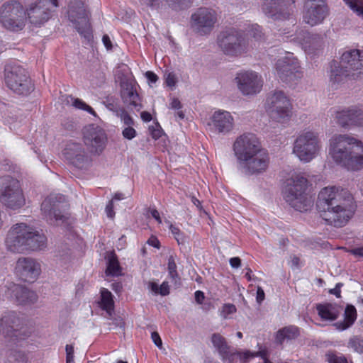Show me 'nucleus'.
<instances>
[{
  "mask_svg": "<svg viewBox=\"0 0 363 363\" xmlns=\"http://www.w3.org/2000/svg\"><path fill=\"white\" fill-rule=\"evenodd\" d=\"M317 206L323 220L335 228L345 226L353 218L357 207L353 195L340 186L321 189Z\"/></svg>",
  "mask_w": 363,
  "mask_h": 363,
  "instance_id": "f257e3e1",
  "label": "nucleus"
},
{
  "mask_svg": "<svg viewBox=\"0 0 363 363\" xmlns=\"http://www.w3.org/2000/svg\"><path fill=\"white\" fill-rule=\"evenodd\" d=\"M238 169L245 176H258L266 172L270 164L267 150L252 133L239 136L233 144Z\"/></svg>",
  "mask_w": 363,
  "mask_h": 363,
  "instance_id": "f03ea898",
  "label": "nucleus"
},
{
  "mask_svg": "<svg viewBox=\"0 0 363 363\" xmlns=\"http://www.w3.org/2000/svg\"><path fill=\"white\" fill-rule=\"evenodd\" d=\"M329 154L337 164L350 171L363 169V142L347 134L330 139Z\"/></svg>",
  "mask_w": 363,
  "mask_h": 363,
  "instance_id": "7ed1b4c3",
  "label": "nucleus"
},
{
  "mask_svg": "<svg viewBox=\"0 0 363 363\" xmlns=\"http://www.w3.org/2000/svg\"><path fill=\"white\" fill-rule=\"evenodd\" d=\"M45 235L26 223H17L11 227L6 239V245L13 252L40 250L45 248Z\"/></svg>",
  "mask_w": 363,
  "mask_h": 363,
  "instance_id": "20e7f679",
  "label": "nucleus"
},
{
  "mask_svg": "<svg viewBox=\"0 0 363 363\" xmlns=\"http://www.w3.org/2000/svg\"><path fill=\"white\" fill-rule=\"evenodd\" d=\"M308 181L301 174H294L288 178L283 188V196L286 203L299 211H306L312 206L311 196L307 192Z\"/></svg>",
  "mask_w": 363,
  "mask_h": 363,
  "instance_id": "39448f33",
  "label": "nucleus"
},
{
  "mask_svg": "<svg viewBox=\"0 0 363 363\" xmlns=\"http://www.w3.org/2000/svg\"><path fill=\"white\" fill-rule=\"evenodd\" d=\"M342 67H335L331 69L330 82L339 83L343 76L354 80L363 78V51L357 49L345 52L341 57Z\"/></svg>",
  "mask_w": 363,
  "mask_h": 363,
  "instance_id": "423d86ee",
  "label": "nucleus"
},
{
  "mask_svg": "<svg viewBox=\"0 0 363 363\" xmlns=\"http://www.w3.org/2000/svg\"><path fill=\"white\" fill-rule=\"evenodd\" d=\"M321 149V141L318 133L307 130L301 133L295 139L293 153L298 160L308 163L315 159Z\"/></svg>",
  "mask_w": 363,
  "mask_h": 363,
  "instance_id": "0eeeda50",
  "label": "nucleus"
},
{
  "mask_svg": "<svg viewBox=\"0 0 363 363\" xmlns=\"http://www.w3.org/2000/svg\"><path fill=\"white\" fill-rule=\"evenodd\" d=\"M65 197L62 194H50L43 201L41 211L46 220L51 225H62L68 223L69 214Z\"/></svg>",
  "mask_w": 363,
  "mask_h": 363,
  "instance_id": "6e6552de",
  "label": "nucleus"
},
{
  "mask_svg": "<svg viewBox=\"0 0 363 363\" xmlns=\"http://www.w3.org/2000/svg\"><path fill=\"white\" fill-rule=\"evenodd\" d=\"M0 202L6 208L16 210L26 204L19 182L9 176L0 178Z\"/></svg>",
  "mask_w": 363,
  "mask_h": 363,
  "instance_id": "1a4fd4ad",
  "label": "nucleus"
},
{
  "mask_svg": "<svg viewBox=\"0 0 363 363\" xmlns=\"http://www.w3.org/2000/svg\"><path fill=\"white\" fill-rule=\"evenodd\" d=\"M265 109L272 120L280 123L289 121L292 114L291 101L282 91H274L267 97Z\"/></svg>",
  "mask_w": 363,
  "mask_h": 363,
  "instance_id": "9d476101",
  "label": "nucleus"
},
{
  "mask_svg": "<svg viewBox=\"0 0 363 363\" xmlns=\"http://www.w3.org/2000/svg\"><path fill=\"white\" fill-rule=\"evenodd\" d=\"M4 79L7 86L20 95H27L33 86L26 70L17 64H9L5 67Z\"/></svg>",
  "mask_w": 363,
  "mask_h": 363,
  "instance_id": "9b49d317",
  "label": "nucleus"
},
{
  "mask_svg": "<svg viewBox=\"0 0 363 363\" xmlns=\"http://www.w3.org/2000/svg\"><path fill=\"white\" fill-rule=\"evenodd\" d=\"M25 15L23 6L16 1L5 2L0 8V22L10 30H18L23 28Z\"/></svg>",
  "mask_w": 363,
  "mask_h": 363,
  "instance_id": "f8f14e48",
  "label": "nucleus"
},
{
  "mask_svg": "<svg viewBox=\"0 0 363 363\" xmlns=\"http://www.w3.org/2000/svg\"><path fill=\"white\" fill-rule=\"evenodd\" d=\"M67 14L69 19L74 24L78 33L89 40L91 35V25L84 1L72 0L68 6Z\"/></svg>",
  "mask_w": 363,
  "mask_h": 363,
  "instance_id": "ddd939ff",
  "label": "nucleus"
},
{
  "mask_svg": "<svg viewBox=\"0 0 363 363\" xmlns=\"http://www.w3.org/2000/svg\"><path fill=\"white\" fill-rule=\"evenodd\" d=\"M58 6V0H38L30 5L26 14L30 23L41 26L52 16L53 9Z\"/></svg>",
  "mask_w": 363,
  "mask_h": 363,
  "instance_id": "4468645a",
  "label": "nucleus"
},
{
  "mask_svg": "<svg viewBox=\"0 0 363 363\" xmlns=\"http://www.w3.org/2000/svg\"><path fill=\"white\" fill-rule=\"evenodd\" d=\"M218 43L227 55H238L245 50V43L242 33L234 28L227 29L220 33Z\"/></svg>",
  "mask_w": 363,
  "mask_h": 363,
  "instance_id": "2eb2a0df",
  "label": "nucleus"
},
{
  "mask_svg": "<svg viewBox=\"0 0 363 363\" xmlns=\"http://www.w3.org/2000/svg\"><path fill=\"white\" fill-rule=\"evenodd\" d=\"M235 82L238 90L245 96L259 94L263 86L262 76L255 71H242L237 74Z\"/></svg>",
  "mask_w": 363,
  "mask_h": 363,
  "instance_id": "dca6fc26",
  "label": "nucleus"
},
{
  "mask_svg": "<svg viewBox=\"0 0 363 363\" xmlns=\"http://www.w3.org/2000/svg\"><path fill=\"white\" fill-rule=\"evenodd\" d=\"M191 27L201 35L210 33L217 23L216 11L208 8H199L191 15Z\"/></svg>",
  "mask_w": 363,
  "mask_h": 363,
  "instance_id": "f3484780",
  "label": "nucleus"
},
{
  "mask_svg": "<svg viewBox=\"0 0 363 363\" xmlns=\"http://www.w3.org/2000/svg\"><path fill=\"white\" fill-rule=\"evenodd\" d=\"M83 140L89 152L99 155L104 150L106 143V135L99 126L89 125L83 128Z\"/></svg>",
  "mask_w": 363,
  "mask_h": 363,
  "instance_id": "a211bd4d",
  "label": "nucleus"
},
{
  "mask_svg": "<svg viewBox=\"0 0 363 363\" xmlns=\"http://www.w3.org/2000/svg\"><path fill=\"white\" fill-rule=\"evenodd\" d=\"M299 63L296 58L288 55L279 59L276 63V71L281 80L285 82H292L300 78Z\"/></svg>",
  "mask_w": 363,
  "mask_h": 363,
  "instance_id": "6ab92c4d",
  "label": "nucleus"
},
{
  "mask_svg": "<svg viewBox=\"0 0 363 363\" xmlns=\"http://www.w3.org/2000/svg\"><path fill=\"white\" fill-rule=\"evenodd\" d=\"M303 21L313 26L320 23L328 14V6L325 0H306Z\"/></svg>",
  "mask_w": 363,
  "mask_h": 363,
  "instance_id": "aec40b11",
  "label": "nucleus"
},
{
  "mask_svg": "<svg viewBox=\"0 0 363 363\" xmlns=\"http://www.w3.org/2000/svg\"><path fill=\"white\" fill-rule=\"evenodd\" d=\"M262 11L264 14L274 20H284L289 17L292 12V4L296 0H263Z\"/></svg>",
  "mask_w": 363,
  "mask_h": 363,
  "instance_id": "412c9836",
  "label": "nucleus"
},
{
  "mask_svg": "<svg viewBox=\"0 0 363 363\" xmlns=\"http://www.w3.org/2000/svg\"><path fill=\"white\" fill-rule=\"evenodd\" d=\"M15 272L20 279L25 281H35L41 272L40 264L30 257H21L16 264Z\"/></svg>",
  "mask_w": 363,
  "mask_h": 363,
  "instance_id": "4be33fe9",
  "label": "nucleus"
},
{
  "mask_svg": "<svg viewBox=\"0 0 363 363\" xmlns=\"http://www.w3.org/2000/svg\"><path fill=\"white\" fill-rule=\"evenodd\" d=\"M26 325L23 318L16 312L5 313L0 320V335L4 337L16 336V333L22 330Z\"/></svg>",
  "mask_w": 363,
  "mask_h": 363,
  "instance_id": "5701e85b",
  "label": "nucleus"
},
{
  "mask_svg": "<svg viewBox=\"0 0 363 363\" xmlns=\"http://www.w3.org/2000/svg\"><path fill=\"white\" fill-rule=\"evenodd\" d=\"M63 154L66 159L77 168H86L90 164L91 159L79 143H68Z\"/></svg>",
  "mask_w": 363,
  "mask_h": 363,
  "instance_id": "b1692460",
  "label": "nucleus"
},
{
  "mask_svg": "<svg viewBox=\"0 0 363 363\" xmlns=\"http://www.w3.org/2000/svg\"><path fill=\"white\" fill-rule=\"evenodd\" d=\"M335 120L343 128L363 126V111L357 107L339 110L335 113Z\"/></svg>",
  "mask_w": 363,
  "mask_h": 363,
  "instance_id": "393cba45",
  "label": "nucleus"
},
{
  "mask_svg": "<svg viewBox=\"0 0 363 363\" xmlns=\"http://www.w3.org/2000/svg\"><path fill=\"white\" fill-rule=\"evenodd\" d=\"M6 296L21 305L33 303L38 298L34 291L16 284H11L9 285L6 291Z\"/></svg>",
  "mask_w": 363,
  "mask_h": 363,
  "instance_id": "a878e982",
  "label": "nucleus"
},
{
  "mask_svg": "<svg viewBox=\"0 0 363 363\" xmlns=\"http://www.w3.org/2000/svg\"><path fill=\"white\" fill-rule=\"evenodd\" d=\"M213 126L219 133L226 134L234 127V118L231 113L223 110H218L211 116Z\"/></svg>",
  "mask_w": 363,
  "mask_h": 363,
  "instance_id": "bb28decb",
  "label": "nucleus"
},
{
  "mask_svg": "<svg viewBox=\"0 0 363 363\" xmlns=\"http://www.w3.org/2000/svg\"><path fill=\"white\" fill-rule=\"evenodd\" d=\"M121 96L124 103L135 108L141 107L140 99L137 92L134 80H123L121 82Z\"/></svg>",
  "mask_w": 363,
  "mask_h": 363,
  "instance_id": "cd10ccee",
  "label": "nucleus"
},
{
  "mask_svg": "<svg viewBox=\"0 0 363 363\" xmlns=\"http://www.w3.org/2000/svg\"><path fill=\"white\" fill-rule=\"evenodd\" d=\"M316 309L320 318L328 321L336 320L342 311L340 306L333 303L318 304Z\"/></svg>",
  "mask_w": 363,
  "mask_h": 363,
  "instance_id": "c85d7f7f",
  "label": "nucleus"
},
{
  "mask_svg": "<svg viewBox=\"0 0 363 363\" xmlns=\"http://www.w3.org/2000/svg\"><path fill=\"white\" fill-rule=\"evenodd\" d=\"M357 317V313L355 307L352 305H347L344 313V320L336 322L334 326L339 331L345 330L354 323Z\"/></svg>",
  "mask_w": 363,
  "mask_h": 363,
  "instance_id": "c756f323",
  "label": "nucleus"
},
{
  "mask_svg": "<svg viewBox=\"0 0 363 363\" xmlns=\"http://www.w3.org/2000/svg\"><path fill=\"white\" fill-rule=\"evenodd\" d=\"M300 335V330L295 325H289L279 329L275 335L277 343L282 345L285 341L296 339Z\"/></svg>",
  "mask_w": 363,
  "mask_h": 363,
  "instance_id": "7c9ffc66",
  "label": "nucleus"
},
{
  "mask_svg": "<svg viewBox=\"0 0 363 363\" xmlns=\"http://www.w3.org/2000/svg\"><path fill=\"white\" fill-rule=\"evenodd\" d=\"M300 42L306 50H311L320 45L321 38L316 34L303 32L302 37L300 38Z\"/></svg>",
  "mask_w": 363,
  "mask_h": 363,
  "instance_id": "2f4dec72",
  "label": "nucleus"
},
{
  "mask_svg": "<svg viewBox=\"0 0 363 363\" xmlns=\"http://www.w3.org/2000/svg\"><path fill=\"white\" fill-rule=\"evenodd\" d=\"M113 296L112 294L105 288L101 289V301L99 302L100 307L111 315L114 308Z\"/></svg>",
  "mask_w": 363,
  "mask_h": 363,
  "instance_id": "473e14b6",
  "label": "nucleus"
},
{
  "mask_svg": "<svg viewBox=\"0 0 363 363\" xmlns=\"http://www.w3.org/2000/svg\"><path fill=\"white\" fill-rule=\"evenodd\" d=\"M106 274L112 277H118L121 274V267L115 254H111L108 257Z\"/></svg>",
  "mask_w": 363,
  "mask_h": 363,
  "instance_id": "72a5a7b5",
  "label": "nucleus"
},
{
  "mask_svg": "<svg viewBox=\"0 0 363 363\" xmlns=\"http://www.w3.org/2000/svg\"><path fill=\"white\" fill-rule=\"evenodd\" d=\"M67 102L68 104H71V105L74 106L75 108L84 110L94 116H96V112L91 106H89L85 102H84L82 100L78 98H74L72 96H68L67 97Z\"/></svg>",
  "mask_w": 363,
  "mask_h": 363,
  "instance_id": "f704fd0d",
  "label": "nucleus"
},
{
  "mask_svg": "<svg viewBox=\"0 0 363 363\" xmlns=\"http://www.w3.org/2000/svg\"><path fill=\"white\" fill-rule=\"evenodd\" d=\"M211 341L213 346L218 349L221 354H227L228 347L225 338L222 335L218 333L213 334L211 337Z\"/></svg>",
  "mask_w": 363,
  "mask_h": 363,
  "instance_id": "c9c22d12",
  "label": "nucleus"
},
{
  "mask_svg": "<svg viewBox=\"0 0 363 363\" xmlns=\"http://www.w3.org/2000/svg\"><path fill=\"white\" fill-rule=\"evenodd\" d=\"M347 347L356 352L363 353V338L357 335L352 337L348 341Z\"/></svg>",
  "mask_w": 363,
  "mask_h": 363,
  "instance_id": "e433bc0d",
  "label": "nucleus"
},
{
  "mask_svg": "<svg viewBox=\"0 0 363 363\" xmlns=\"http://www.w3.org/2000/svg\"><path fill=\"white\" fill-rule=\"evenodd\" d=\"M169 8L174 11H179L188 7L189 0H165Z\"/></svg>",
  "mask_w": 363,
  "mask_h": 363,
  "instance_id": "4c0bfd02",
  "label": "nucleus"
},
{
  "mask_svg": "<svg viewBox=\"0 0 363 363\" xmlns=\"http://www.w3.org/2000/svg\"><path fill=\"white\" fill-rule=\"evenodd\" d=\"M116 116L121 118L124 125L131 126L134 124L133 119L124 108L116 109Z\"/></svg>",
  "mask_w": 363,
  "mask_h": 363,
  "instance_id": "58836bf2",
  "label": "nucleus"
},
{
  "mask_svg": "<svg viewBox=\"0 0 363 363\" xmlns=\"http://www.w3.org/2000/svg\"><path fill=\"white\" fill-rule=\"evenodd\" d=\"M168 272L169 276L172 280H177L179 279V275L177 272V264L175 263L174 259L172 256H170L168 259Z\"/></svg>",
  "mask_w": 363,
  "mask_h": 363,
  "instance_id": "ea45409f",
  "label": "nucleus"
},
{
  "mask_svg": "<svg viewBox=\"0 0 363 363\" xmlns=\"http://www.w3.org/2000/svg\"><path fill=\"white\" fill-rule=\"evenodd\" d=\"M143 1L147 6L155 10L162 9L167 6L165 0H143Z\"/></svg>",
  "mask_w": 363,
  "mask_h": 363,
  "instance_id": "a19ab883",
  "label": "nucleus"
},
{
  "mask_svg": "<svg viewBox=\"0 0 363 363\" xmlns=\"http://www.w3.org/2000/svg\"><path fill=\"white\" fill-rule=\"evenodd\" d=\"M344 1L358 16L363 18V6L359 4V1L357 0H344Z\"/></svg>",
  "mask_w": 363,
  "mask_h": 363,
  "instance_id": "79ce46f5",
  "label": "nucleus"
},
{
  "mask_svg": "<svg viewBox=\"0 0 363 363\" xmlns=\"http://www.w3.org/2000/svg\"><path fill=\"white\" fill-rule=\"evenodd\" d=\"M236 312V307L233 304H225L220 313L221 316L226 319L228 316Z\"/></svg>",
  "mask_w": 363,
  "mask_h": 363,
  "instance_id": "37998d69",
  "label": "nucleus"
},
{
  "mask_svg": "<svg viewBox=\"0 0 363 363\" xmlns=\"http://www.w3.org/2000/svg\"><path fill=\"white\" fill-rule=\"evenodd\" d=\"M326 357L329 363H347V359L343 356H337L333 353H328Z\"/></svg>",
  "mask_w": 363,
  "mask_h": 363,
  "instance_id": "c03bdc74",
  "label": "nucleus"
},
{
  "mask_svg": "<svg viewBox=\"0 0 363 363\" xmlns=\"http://www.w3.org/2000/svg\"><path fill=\"white\" fill-rule=\"evenodd\" d=\"M164 77L167 85L171 88L174 87L177 82L176 75L172 72H168L165 73Z\"/></svg>",
  "mask_w": 363,
  "mask_h": 363,
  "instance_id": "a18cd8bd",
  "label": "nucleus"
},
{
  "mask_svg": "<svg viewBox=\"0 0 363 363\" xmlns=\"http://www.w3.org/2000/svg\"><path fill=\"white\" fill-rule=\"evenodd\" d=\"M122 135L125 138L132 140L136 136V131L133 127L128 126L123 129Z\"/></svg>",
  "mask_w": 363,
  "mask_h": 363,
  "instance_id": "49530a36",
  "label": "nucleus"
},
{
  "mask_svg": "<svg viewBox=\"0 0 363 363\" xmlns=\"http://www.w3.org/2000/svg\"><path fill=\"white\" fill-rule=\"evenodd\" d=\"M15 363H27L28 358L23 352H15L13 354Z\"/></svg>",
  "mask_w": 363,
  "mask_h": 363,
  "instance_id": "de8ad7c7",
  "label": "nucleus"
},
{
  "mask_svg": "<svg viewBox=\"0 0 363 363\" xmlns=\"http://www.w3.org/2000/svg\"><path fill=\"white\" fill-rule=\"evenodd\" d=\"M151 338H152L153 342L155 343V345L157 347L162 348V340L160 338V336L159 335V334L157 332H152V333Z\"/></svg>",
  "mask_w": 363,
  "mask_h": 363,
  "instance_id": "09e8293b",
  "label": "nucleus"
},
{
  "mask_svg": "<svg viewBox=\"0 0 363 363\" xmlns=\"http://www.w3.org/2000/svg\"><path fill=\"white\" fill-rule=\"evenodd\" d=\"M159 294L162 296H167L169 294V286L167 282L164 281L159 287Z\"/></svg>",
  "mask_w": 363,
  "mask_h": 363,
  "instance_id": "8fccbe9b",
  "label": "nucleus"
},
{
  "mask_svg": "<svg viewBox=\"0 0 363 363\" xmlns=\"http://www.w3.org/2000/svg\"><path fill=\"white\" fill-rule=\"evenodd\" d=\"M265 298V294L264 290L260 286H257V296H256V301L257 302L260 304Z\"/></svg>",
  "mask_w": 363,
  "mask_h": 363,
  "instance_id": "3c124183",
  "label": "nucleus"
},
{
  "mask_svg": "<svg viewBox=\"0 0 363 363\" xmlns=\"http://www.w3.org/2000/svg\"><path fill=\"white\" fill-rule=\"evenodd\" d=\"M147 242L149 245H151L157 249H160V241L155 236H151L148 239Z\"/></svg>",
  "mask_w": 363,
  "mask_h": 363,
  "instance_id": "603ef678",
  "label": "nucleus"
},
{
  "mask_svg": "<svg viewBox=\"0 0 363 363\" xmlns=\"http://www.w3.org/2000/svg\"><path fill=\"white\" fill-rule=\"evenodd\" d=\"M349 252L355 257H363V246L351 249Z\"/></svg>",
  "mask_w": 363,
  "mask_h": 363,
  "instance_id": "864d4df0",
  "label": "nucleus"
},
{
  "mask_svg": "<svg viewBox=\"0 0 363 363\" xmlns=\"http://www.w3.org/2000/svg\"><path fill=\"white\" fill-rule=\"evenodd\" d=\"M65 350L66 359H74V347L72 345H67Z\"/></svg>",
  "mask_w": 363,
  "mask_h": 363,
  "instance_id": "5fc2aeb1",
  "label": "nucleus"
},
{
  "mask_svg": "<svg viewBox=\"0 0 363 363\" xmlns=\"http://www.w3.org/2000/svg\"><path fill=\"white\" fill-rule=\"evenodd\" d=\"M106 212L108 217L112 218L114 216L113 205L112 201H109V203L106 205Z\"/></svg>",
  "mask_w": 363,
  "mask_h": 363,
  "instance_id": "6e6d98bb",
  "label": "nucleus"
},
{
  "mask_svg": "<svg viewBox=\"0 0 363 363\" xmlns=\"http://www.w3.org/2000/svg\"><path fill=\"white\" fill-rule=\"evenodd\" d=\"M182 107L180 101L177 98H173L169 104V108L172 109L179 110Z\"/></svg>",
  "mask_w": 363,
  "mask_h": 363,
  "instance_id": "4d7b16f0",
  "label": "nucleus"
},
{
  "mask_svg": "<svg viewBox=\"0 0 363 363\" xmlns=\"http://www.w3.org/2000/svg\"><path fill=\"white\" fill-rule=\"evenodd\" d=\"M145 77L151 83H155L158 80V77L152 72L147 71L145 73Z\"/></svg>",
  "mask_w": 363,
  "mask_h": 363,
  "instance_id": "13d9d810",
  "label": "nucleus"
},
{
  "mask_svg": "<svg viewBox=\"0 0 363 363\" xmlns=\"http://www.w3.org/2000/svg\"><path fill=\"white\" fill-rule=\"evenodd\" d=\"M229 262L233 268H238L241 265V260L238 257L230 258Z\"/></svg>",
  "mask_w": 363,
  "mask_h": 363,
  "instance_id": "bf43d9fd",
  "label": "nucleus"
},
{
  "mask_svg": "<svg viewBox=\"0 0 363 363\" xmlns=\"http://www.w3.org/2000/svg\"><path fill=\"white\" fill-rule=\"evenodd\" d=\"M167 223L169 224V228L170 231L172 232V233L173 235H175L176 239L177 240H179V235L180 234V230L177 227L171 224L169 222H167Z\"/></svg>",
  "mask_w": 363,
  "mask_h": 363,
  "instance_id": "052dcab7",
  "label": "nucleus"
},
{
  "mask_svg": "<svg viewBox=\"0 0 363 363\" xmlns=\"http://www.w3.org/2000/svg\"><path fill=\"white\" fill-rule=\"evenodd\" d=\"M205 298L204 294L201 291H196L195 292V300L197 303L201 304Z\"/></svg>",
  "mask_w": 363,
  "mask_h": 363,
  "instance_id": "680f3d73",
  "label": "nucleus"
},
{
  "mask_svg": "<svg viewBox=\"0 0 363 363\" xmlns=\"http://www.w3.org/2000/svg\"><path fill=\"white\" fill-rule=\"evenodd\" d=\"M150 212L151 216L157 220V222L159 224H161L162 219L160 218V213L158 212V211L155 208H152L150 210Z\"/></svg>",
  "mask_w": 363,
  "mask_h": 363,
  "instance_id": "e2e57ef3",
  "label": "nucleus"
},
{
  "mask_svg": "<svg viewBox=\"0 0 363 363\" xmlns=\"http://www.w3.org/2000/svg\"><path fill=\"white\" fill-rule=\"evenodd\" d=\"M102 41L104 46L108 49L111 50L112 48L111 41L108 35H104L102 38Z\"/></svg>",
  "mask_w": 363,
  "mask_h": 363,
  "instance_id": "0e129e2a",
  "label": "nucleus"
},
{
  "mask_svg": "<svg viewBox=\"0 0 363 363\" xmlns=\"http://www.w3.org/2000/svg\"><path fill=\"white\" fill-rule=\"evenodd\" d=\"M342 286V284L337 283L335 287L330 291V294L335 295L337 297H340V287Z\"/></svg>",
  "mask_w": 363,
  "mask_h": 363,
  "instance_id": "69168bd1",
  "label": "nucleus"
},
{
  "mask_svg": "<svg viewBox=\"0 0 363 363\" xmlns=\"http://www.w3.org/2000/svg\"><path fill=\"white\" fill-rule=\"evenodd\" d=\"M159 286L155 282H150L148 284V288L155 294H159Z\"/></svg>",
  "mask_w": 363,
  "mask_h": 363,
  "instance_id": "338daca9",
  "label": "nucleus"
},
{
  "mask_svg": "<svg viewBox=\"0 0 363 363\" xmlns=\"http://www.w3.org/2000/svg\"><path fill=\"white\" fill-rule=\"evenodd\" d=\"M123 288L122 284L121 282H115L111 285V289L116 293L118 294L121 291Z\"/></svg>",
  "mask_w": 363,
  "mask_h": 363,
  "instance_id": "774afa93",
  "label": "nucleus"
}]
</instances>
